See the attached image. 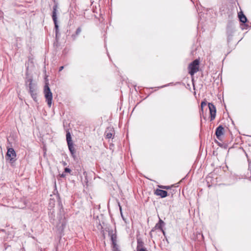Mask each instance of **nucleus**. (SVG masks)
<instances>
[{
    "label": "nucleus",
    "instance_id": "1",
    "mask_svg": "<svg viewBox=\"0 0 251 251\" xmlns=\"http://www.w3.org/2000/svg\"><path fill=\"white\" fill-rule=\"evenodd\" d=\"M32 78L28 76V75H26V77L25 78V85L27 88H29V92L30 94L31 97L33 98L35 101H37V97H36V85L35 83H33Z\"/></svg>",
    "mask_w": 251,
    "mask_h": 251
},
{
    "label": "nucleus",
    "instance_id": "2",
    "mask_svg": "<svg viewBox=\"0 0 251 251\" xmlns=\"http://www.w3.org/2000/svg\"><path fill=\"white\" fill-rule=\"evenodd\" d=\"M109 230L108 234L112 242L113 251H120L119 250V246L117 244V241L116 240L117 236L116 235L115 231V230L113 229V228Z\"/></svg>",
    "mask_w": 251,
    "mask_h": 251
},
{
    "label": "nucleus",
    "instance_id": "3",
    "mask_svg": "<svg viewBox=\"0 0 251 251\" xmlns=\"http://www.w3.org/2000/svg\"><path fill=\"white\" fill-rule=\"evenodd\" d=\"M200 61L198 59L194 60L191 64H190L188 69L189 72L191 75H193L195 73L199 71Z\"/></svg>",
    "mask_w": 251,
    "mask_h": 251
},
{
    "label": "nucleus",
    "instance_id": "4",
    "mask_svg": "<svg viewBox=\"0 0 251 251\" xmlns=\"http://www.w3.org/2000/svg\"><path fill=\"white\" fill-rule=\"evenodd\" d=\"M7 151L6 154V158L13 163L16 160V153L12 148L7 147Z\"/></svg>",
    "mask_w": 251,
    "mask_h": 251
},
{
    "label": "nucleus",
    "instance_id": "5",
    "mask_svg": "<svg viewBox=\"0 0 251 251\" xmlns=\"http://www.w3.org/2000/svg\"><path fill=\"white\" fill-rule=\"evenodd\" d=\"M208 107L209 109L211 120H213L216 117V110L215 106L210 103H208Z\"/></svg>",
    "mask_w": 251,
    "mask_h": 251
},
{
    "label": "nucleus",
    "instance_id": "6",
    "mask_svg": "<svg viewBox=\"0 0 251 251\" xmlns=\"http://www.w3.org/2000/svg\"><path fill=\"white\" fill-rule=\"evenodd\" d=\"M45 75H44V93L46 101H47V75H46V71L45 70Z\"/></svg>",
    "mask_w": 251,
    "mask_h": 251
},
{
    "label": "nucleus",
    "instance_id": "7",
    "mask_svg": "<svg viewBox=\"0 0 251 251\" xmlns=\"http://www.w3.org/2000/svg\"><path fill=\"white\" fill-rule=\"evenodd\" d=\"M155 194L161 198H165L167 196V192L160 189H156L155 191Z\"/></svg>",
    "mask_w": 251,
    "mask_h": 251
},
{
    "label": "nucleus",
    "instance_id": "8",
    "mask_svg": "<svg viewBox=\"0 0 251 251\" xmlns=\"http://www.w3.org/2000/svg\"><path fill=\"white\" fill-rule=\"evenodd\" d=\"M224 128L221 126H219L217 128V129L216 130V135L217 137L218 138H219L221 136H222L224 134Z\"/></svg>",
    "mask_w": 251,
    "mask_h": 251
},
{
    "label": "nucleus",
    "instance_id": "9",
    "mask_svg": "<svg viewBox=\"0 0 251 251\" xmlns=\"http://www.w3.org/2000/svg\"><path fill=\"white\" fill-rule=\"evenodd\" d=\"M238 16H239V18L241 22H242V23H244L246 22L247 18H246V16L242 13H241V12L239 13Z\"/></svg>",
    "mask_w": 251,
    "mask_h": 251
},
{
    "label": "nucleus",
    "instance_id": "10",
    "mask_svg": "<svg viewBox=\"0 0 251 251\" xmlns=\"http://www.w3.org/2000/svg\"><path fill=\"white\" fill-rule=\"evenodd\" d=\"M68 146L71 154L73 155L75 153V149L74 146V143H70V144H68Z\"/></svg>",
    "mask_w": 251,
    "mask_h": 251
},
{
    "label": "nucleus",
    "instance_id": "11",
    "mask_svg": "<svg viewBox=\"0 0 251 251\" xmlns=\"http://www.w3.org/2000/svg\"><path fill=\"white\" fill-rule=\"evenodd\" d=\"M66 139L68 144H70V143L72 144L73 143V140H72L71 134L69 132H68L66 134Z\"/></svg>",
    "mask_w": 251,
    "mask_h": 251
},
{
    "label": "nucleus",
    "instance_id": "12",
    "mask_svg": "<svg viewBox=\"0 0 251 251\" xmlns=\"http://www.w3.org/2000/svg\"><path fill=\"white\" fill-rule=\"evenodd\" d=\"M52 17H53V21H54L55 25V27L57 28L58 26L56 24V12L55 8L54 9Z\"/></svg>",
    "mask_w": 251,
    "mask_h": 251
},
{
    "label": "nucleus",
    "instance_id": "13",
    "mask_svg": "<svg viewBox=\"0 0 251 251\" xmlns=\"http://www.w3.org/2000/svg\"><path fill=\"white\" fill-rule=\"evenodd\" d=\"M43 154L44 158H46V147L45 144L43 142Z\"/></svg>",
    "mask_w": 251,
    "mask_h": 251
},
{
    "label": "nucleus",
    "instance_id": "14",
    "mask_svg": "<svg viewBox=\"0 0 251 251\" xmlns=\"http://www.w3.org/2000/svg\"><path fill=\"white\" fill-rule=\"evenodd\" d=\"M206 102L203 101V102H201V110L202 111H203V107L206 106Z\"/></svg>",
    "mask_w": 251,
    "mask_h": 251
},
{
    "label": "nucleus",
    "instance_id": "15",
    "mask_svg": "<svg viewBox=\"0 0 251 251\" xmlns=\"http://www.w3.org/2000/svg\"><path fill=\"white\" fill-rule=\"evenodd\" d=\"M159 187L160 188H163V189H170V187L169 186H159Z\"/></svg>",
    "mask_w": 251,
    "mask_h": 251
},
{
    "label": "nucleus",
    "instance_id": "16",
    "mask_svg": "<svg viewBox=\"0 0 251 251\" xmlns=\"http://www.w3.org/2000/svg\"><path fill=\"white\" fill-rule=\"evenodd\" d=\"M106 137L107 138H111L112 137V134L110 133H107L106 134Z\"/></svg>",
    "mask_w": 251,
    "mask_h": 251
},
{
    "label": "nucleus",
    "instance_id": "17",
    "mask_svg": "<svg viewBox=\"0 0 251 251\" xmlns=\"http://www.w3.org/2000/svg\"><path fill=\"white\" fill-rule=\"evenodd\" d=\"M48 100L50 98V97H51V93L50 92H49V90H48ZM48 104H49V101H48Z\"/></svg>",
    "mask_w": 251,
    "mask_h": 251
},
{
    "label": "nucleus",
    "instance_id": "18",
    "mask_svg": "<svg viewBox=\"0 0 251 251\" xmlns=\"http://www.w3.org/2000/svg\"><path fill=\"white\" fill-rule=\"evenodd\" d=\"M65 172H67V173H70L71 172V170L70 169L68 168H66L65 169Z\"/></svg>",
    "mask_w": 251,
    "mask_h": 251
},
{
    "label": "nucleus",
    "instance_id": "19",
    "mask_svg": "<svg viewBox=\"0 0 251 251\" xmlns=\"http://www.w3.org/2000/svg\"><path fill=\"white\" fill-rule=\"evenodd\" d=\"M138 251H147L144 249H139Z\"/></svg>",
    "mask_w": 251,
    "mask_h": 251
}]
</instances>
